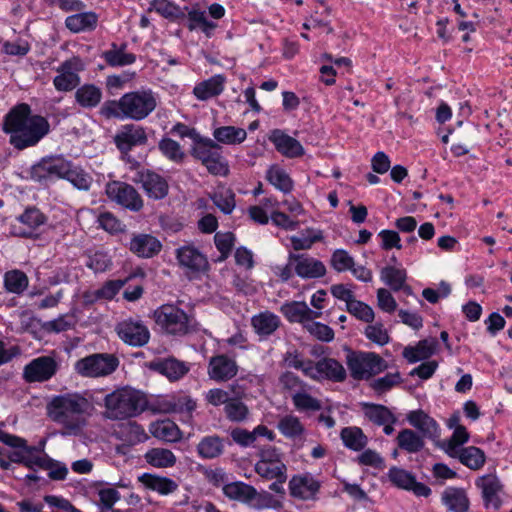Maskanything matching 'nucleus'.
Segmentation results:
<instances>
[{
    "instance_id": "nucleus-1",
    "label": "nucleus",
    "mask_w": 512,
    "mask_h": 512,
    "mask_svg": "<svg viewBox=\"0 0 512 512\" xmlns=\"http://www.w3.org/2000/svg\"><path fill=\"white\" fill-rule=\"evenodd\" d=\"M2 131L9 136V144L22 151L36 146L47 136L50 124L44 116L33 114L28 104L19 103L4 116Z\"/></svg>"
},
{
    "instance_id": "nucleus-2",
    "label": "nucleus",
    "mask_w": 512,
    "mask_h": 512,
    "mask_svg": "<svg viewBox=\"0 0 512 512\" xmlns=\"http://www.w3.org/2000/svg\"><path fill=\"white\" fill-rule=\"evenodd\" d=\"M158 104L157 95L151 89L124 93L118 100L105 101L99 114L105 119L142 121L154 112Z\"/></svg>"
},
{
    "instance_id": "nucleus-3",
    "label": "nucleus",
    "mask_w": 512,
    "mask_h": 512,
    "mask_svg": "<svg viewBox=\"0 0 512 512\" xmlns=\"http://www.w3.org/2000/svg\"><path fill=\"white\" fill-rule=\"evenodd\" d=\"M92 403L82 394L73 392L54 396L47 404V415L69 432L79 431L85 424V415Z\"/></svg>"
},
{
    "instance_id": "nucleus-4",
    "label": "nucleus",
    "mask_w": 512,
    "mask_h": 512,
    "mask_svg": "<svg viewBox=\"0 0 512 512\" xmlns=\"http://www.w3.org/2000/svg\"><path fill=\"white\" fill-rule=\"evenodd\" d=\"M104 417L109 420H125L136 417L148 408L145 393L131 387H121L104 397Z\"/></svg>"
},
{
    "instance_id": "nucleus-5",
    "label": "nucleus",
    "mask_w": 512,
    "mask_h": 512,
    "mask_svg": "<svg viewBox=\"0 0 512 512\" xmlns=\"http://www.w3.org/2000/svg\"><path fill=\"white\" fill-rule=\"evenodd\" d=\"M154 320L161 332L183 337L199 331L194 314L185 312L175 304H163L154 311Z\"/></svg>"
},
{
    "instance_id": "nucleus-6",
    "label": "nucleus",
    "mask_w": 512,
    "mask_h": 512,
    "mask_svg": "<svg viewBox=\"0 0 512 512\" xmlns=\"http://www.w3.org/2000/svg\"><path fill=\"white\" fill-rule=\"evenodd\" d=\"M119 364V358L115 354L93 353L77 360L74 370L84 378H101L113 374Z\"/></svg>"
},
{
    "instance_id": "nucleus-7",
    "label": "nucleus",
    "mask_w": 512,
    "mask_h": 512,
    "mask_svg": "<svg viewBox=\"0 0 512 512\" xmlns=\"http://www.w3.org/2000/svg\"><path fill=\"white\" fill-rule=\"evenodd\" d=\"M346 364L355 380L369 379L387 369L385 360L374 352L349 350Z\"/></svg>"
},
{
    "instance_id": "nucleus-8",
    "label": "nucleus",
    "mask_w": 512,
    "mask_h": 512,
    "mask_svg": "<svg viewBox=\"0 0 512 512\" xmlns=\"http://www.w3.org/2000/svg\"><path fill=\"white\" fill-rule=\"evenodd\" d=\"M175 257L179 268L190 280L200 278L210 269L207 256L193 244L178 247L175 250Z\"/></svg>"
},
{
    "instance_id": "nucleus-9",
    "label": "nucleus",
    "mask_w": 512,
    "mask_h": 512,
    "mask_svg": "<svg viewBox=\"0 0 512 512\" xmlns=\"http://www.w3.org/2000/svg\"><path fill=\"white\" fill-rule=\"evenodd\" d=\"M86 69L84 60L79 56H73L63 61L56 67V76L53 78V86L58 92H71L81 83L80 73Z\"/></svg>"
},
{
    "instance_id": "nucleus-10",
    "label": "nucleus",
    "mask_w": 512,
    "mask_h": 512,
    "mask_svg": "<svg viewBox=\"0 0 512 512\" xmlns=\"http://www.w3.org/2000/svg\"><path fill=\"white\" fill-rule=\"evenodd\" d=\"M107 197L124 208L138 212L143 208V200L137 190L130 184L121 181L107 183Z\"/></svg>"
},
{
    "instance_id": "nucleus-11",
    "label": "nucleus",
    "mask_w": 512,
    "mask_h": 512,
    "mask_svg": "<svg viewBox=\"0 0 512 512\" xmlns=\"http://www.w3.org/2000/svg\"><path fill=\"white\" fill-rule=\"evenodd\" d=\"M115 332L125 344L132 347H143L150 340V331L140 319L128 318L118 322Z\"/></svg>"
},
{
    "instance_id": "nucleus-12",
    "label": "nucleus",
    "mask_w": 512,
    "mask_h": 512,
    "mask_svg": "<svg viewBox=\"0 0 512 512\" xmlns=\"http://www.w3.org/2000/svg\"><path fill=\"white\" fill-rule=\"evenodd\" d=\"M16 222L12 226L13 234L23 238H36L40 227L47 222V216L37 207L28 206L16 217Z\"/></svg>"
},
{
    "instance_id": "nucleus-13",
    "label": "nucleus",
    "mask_w": 512,
    "mask_h": 512,
    "mask_svg": "<svg viewBox=\"0 0 512 512\" xmlns=\"http://www.w3.org/2000/svg\"><path fill=\"white\" fill-rule=\"evenodd\" d=\"M58 369L59 364L53 356H39L24 366L23 379L27 383L46 382L56 375Z\"/></svg>"
},
{
    "instance_id": "nucleus-14",
    "label": "nucleus",
    "mask_w": 512,
    "mask_h": 512,
    "mask_svg": "<svg viewBox=\"0 0 512 512\" xmlns=\"http://www.w3.org/2000/svg\"><path fill=\"white\" fill-rule=\"evenodd\" d=\"M388 480L399 489L412 492L417 497H429L432 490L429 486L416 480L415 475L403 468L391 467L387 472Z\"/></svg>"
},
{
    "instance_id": "nucleus-15",
    "label": "nucleus",
    "mask_w": 512,
    "mask_h": 512,
    "mask_svg": "<svg viewBox=\"0 0 512 512\" xmlns=\"http://www.w3.org/2000/svg\"><path fill=\"white\" fill-rule=\"evenodd\" d=\"M239 366L235 358L227 354L212 356L207 365V375L217 383L228 382L238 374Z\"/></svg>"
},
{
    "instance_id": "nucleus-16",
    "label": "nucleus",
    "mask_w": 512,
    "mask_h": 512,
    "mask_svg": "<svg viewBox=\"0 0 512 512\" xmlns=\"http://www.w3.org/2000/svg\"><path fill=\"white\" fill-rule=\"evenodd\" d=\"M306 377L313 380L327 379L334 382H342L346 379V370L343 365L333 358H322L312 363V367L306 370Z\"/></svg>"
},
{
    "instance_id": "nucleus-17",
    "label": "nucleus",
    "mask_w": 512,
    "mask_h": 512,
    "mask_svg": "<svg viewBox=\"0 0 512 512\" xmlns=\"http://www.w3.org/2000/svg\"><path fill=\"white\" fill-rule=\"evenodd\" d=\"M135 181L141 184L145 194L151 199L161 200L168 195L167 180L154 171L148 169L139 171Z\"/></svg>"
},
{
    "instance_id": "nucleus-18",
    "label": "nucleus",
    "mask_w": 512,
    "mask_h": 512,
    "mask_svg": "<svg viewBox=\"0 0 512 512\" xmlns=\"http://www.w3.org/2000/svg\"><path fill=\"white\" fill-rule=\"evenodd\" d=\"M290 263L295 274L303 279H317L326 274L324 263L307 254L290 253Z\"/></svg>"
},
{
    "instance_id": "nucleus-19",
    "label": "nucleus",
    "mask_w": 512,
    "mask_h": 512,
    "mask_svg": "<svg viewBox=\"0 0 512 512\" xmlns=\"http://www.w3.org/2000/svg\"><path fill=\"white\" fill-rule=\"evenodd\" d=\"M148 141L146 129L135 124L123 125L115 135L114 142L121 152H129L133 147L145 145Z\"/></svg>"
},
{
    "instance_id": "nucleus-20",
    "label": "nucleus",
    "mask_w": 512,
    "mask_h": 512,
    "mask_svg": "<svg viewBox=\"0 0 512 512\" xmlns=\"http://www.w3.org/2000/svg\"><path fill=\"white\" fill-rule=\"evenodd\" d=\"M321 483L311 474L295 475L289 481L291 496L301 500H315Z\"/></svg>"
},
{
    "instance_id": "nucleus-21",
    "label": "nucleus",
    "mask_w": 512,
    "mask_h": 512,
    "mask_svg": "<svg viewBox=\"0 0 512 512\" xmlns=\"http://www.w3.org/2000/svg\"><path fill=\"white\" fill-rule=\"evenodd\" d=\"M476 486L481 490L484 505L499 509L502 505L500 493L502 492L503 485L499 478L494 474H487L479 477Z\"/></svg>"
},
{
    "instance_id": "nucleus-22",
    "label": "nucleus",
    "mask_w": 512,
    "mask_h": 512,
    "mask_svg": "<svg viewBox=\"0 0 512 512\" xmlns=\"http://www.w3.org/2000/svg\"><path fill=\"white\" fill-rule=\"evenodd\" d=\"M270 142L276 150L286 158H298L305 154L302 144L280 129H274L269 135Z\"/></svg>"
},
{
    "instance_id": "nucleus-23",
    "label": "nucleus",
    "mask_w": 512,
    "mask_h": 512,
    "mask_svg": "<svg viewBox=\"0 0 512 512\" xmlns=\"http://www.w3.org/2000/svg\"><path fill=\"white\" fill-rule=\"evenodd\" d=\"M129 250L140 258H153L162 250V243L150 234H135L130 240Z\"/></svg>"
},
{
    "instance_id": "nucleus-24",
    "label": "nucleus",
    "mask_w": 512,
    "mask_h": 512,
    "mask_svg": "<svg viewBox=\"0 0 512 512\" xmlns=\"http://www.w3.org/2000/svg\"><path fill=\"white\" fill-rule=\"evenodd\" d=\"M280 310L289 322L301 323L303 327L308 320H314L322 315L320 311H314L305 302L299 301L284 303Z\"/></svg>"
},
{
    "instance_id": "nucleus-25",
    "label": "nucleus",
    "mask_w": 512,
    "mask_h": 512,
    "mask_svg": "<svg viewBox=\"0 0 512 512\" xmlns=\"http://www.w3.org/2000/svg\"><path fill=\"white\" fill-rule=\"evenodd\" d=\"M75 102L83 109H93L100 105L103 99L102 89L93 84L79 85L74 94Z\"/></svg>"
},
{
    "instance_id": "nucleus-26",
    "label": "nucleus",
    "mask_w": 512,
    "mask_h": 512,
    "mask_svg": "<svg viewBox=\"0 0 512 512\" xmlns=\"http://www.w3.org/2000/svg\"><path fill=\"white\" fill-rule=\"evenodd\" d=\"M406 419L423 437L433 438L438 435L437 422L421 409L410 411Z\"/></svg>"
},
{
    "instance_id": "nucleus-27",
    "label": "nucleus",
    "mask_w": 512,
    "mask_h": 512,
    "mask_svg": "<svg viewBox=\"0 0 512 512\" xmlns=\"http://www.w3.org/2000/svg\"><path fill=\"white\" fill-rule=\"evenodd\" d=\"M226 78L216 74L197 83L193 88V95L200 101H206L220 95L224 90Z\"/></svg>"
},
{
    "instance_id": "nucleus-28",
    "label": "nucleus",
    "mask_w": 512,
    "mask_h": 512,
    "mask_svg": "<svg viewBox=\"0 0 512 512\" xmlns=\"http://www.w3.org/2000/svg\"><path fill=\"white\" fill-rule=\"evenodd\" d=\"M280 324L279 316L268 310L260 312L251 318V325L261 339L272 335L279 328Z\"/></svg>"
},
{
    "instance_id": "nucleus-29",
    "label": "nucleus",
    "mask_w": 512,
    "mask_h": 512,
    "mask_svg": "<svg viewBox=\"0 0 512 512\" xmlns=\"http://www.w3.org/2000/svg\"><path fill=\"white\" fill-rule=\"evenodd\" d=\"M223 494L231 500L251 504L258 498L257 490L242 481L227 483L223 486Z\"/></svg>"
},
{
    "instance_id": "nucleus-30",
    "label": "nucleus",
    "mask_w": 512,
    "mask_h": 512,
    "mask_svg": "<svg viewBox=\"0 0 512 512\" xmlns=\"http://www.w3.org/2000/svg\"><path fill=\"white\" fill-rule=\"evenodd\" d=\"M225 443L218 435L205 436L197 444L196 451L202 459H215L224 453Z\"/></svg>"
},
{
    "instance_id": "nucleus-31",
    "label": "nucleus",
    "mask_w": 512,
    "mask_h": 512,
    "mask_svg": "<svg viewBox=\"0 0 512 512\" xmlns=\"http://www.w3.org/2000/svg\"><path fill=\"white\" fill-rule=\"evenodd\" d=\"M139 481L147 488L161 495H169L178 489V484L171 478L144 473Z\"/></svg>"
},
{
    "instance_id": "nucleus-32",
    "label": "nucleus",
    "mask_w": 512,
    "mask_h": 512,
    "mask_svg": "<svg viewBox=\"0 0 512 512\" xmlns=\"http://www.w3.org/2000/svg\"><path fill=\"white\" fill-rule=\"evenodd\" d=\"M149 431L155 438L165 442L175 443L182 438L180 429L170 420H161L151 423Z\"/></svg>"
},
{
    "instance_id": "nucleus-33",
    "label": "nucleus",
    "mask_w": 512,
    "mask_h": 512,
    "mask_svg": "<svg viewBox=\"0 0 512 512\" xmlns=\"http://www.w3.org/2000/svg\"><path fill=\"white\" fill-rule=\"evenodd\" d=\"M126 48V43H123L120 46L116 43H112L111 49L102 53V58L111 67L131 65L136 61V55L133 53H127Z\"/></svg>"
},
{
    "instance_id": "nucleus-34",
    "label": "nucleus",
    "mask_w": 512,
    "mask_h": 512,
    "mask_svg": "<svg viewBox=\"0 0 512 512\" xmlns=\"http://www.w3.org/2000/svg\"><path fill=\"white\" fill-rule=\"evenodd\" d=\"M424 438L425 437L416 431L405 428L398 433L396 443L401 450L410 454H415L424 448Z\"/></svg>"
},
{
    "instance_id": "nucleus-35",
    "label": "nucleus",
    "mask_w": 512,
    "mask_h": 512,
    "mask_svg": "<svg viewBox=\"0 0 512 512\" xmlns=\"http://www.w3.org/2000/svg\"><path fill=\"white\" fill-rule=\"evenodd\" d=\"M187 20V28L190 31L200 30L207 38H211L218 27L217 23L207 19L205 11L199 9L188 11Z\"/></svg>"
},
{
    "instance_id": "nucleus-36",
    "label": "nucleus",
    "mask_w": 512,
    "mask_h": 512,
    "mask_svg": "<svg viewBox=\"0 0 512 512\" xmlns=\"http://www.w3.org/2000/svg\"><path fill=\"white\" fill-rule=\"evenodd\" d=\"M362 409L365 417L377 426L397 421L395 415L384 405L363 403Z\"/></svg>"
},
{
    "instance_id": "nucleus-37",
    "label": "nucleus",
    "mask_w": 512,
    "mask_h": 512,
    "mask_svg": "<svg viewBox=\"0 0 512 512\" xmlns=\"http://www.w3.org/2000/svg\"><path fill=\"white\" fill-rule=\"evenodd\" d=\"M442 501L453 512H466L469 508V500L465 491L461 488L449 487L442 493Z\"/></svg>"
},
{
    "instance_id": "nucleus-38",
    "label": "nucleus",
    "mask_w": 512,
    "mask_h": 512,
    "mask_svg": "<svg viewBox=\"0 0 512 512\" xmlns=\"http://www.w3.org/2000/svg\"><path fill=\"white\" fill-rule=\"evenodd\" d=\"M98 17L94 12H83L70 15L65 20L66 27L73 33L93 30Z\"/></svg>"
},
{
    "instance_id": "nucleus-39",
    "label": "nucleus",
    "mask_w": 512,
    "mask_h": 512,
    "mask_svg": "<svg viewBox=\"0 0 512 512\" xmlns=\"http://www.w3.org/2000/svg\"><path fill=\"white\" fill-rule=\"evenodd\" d=\"M267 181L279 191L288 194L294 188V181L289 174L278 165H271L266 171Z\"/></svg>"
},
{
    "instance_id": "nucleus-40",
    "label": "nucleus",
    "mask_w": 512,
    "mask_h": 512,
    "mask_svg": "<svg viewBox=\"0 0 512 512\" xmlns=\"http://www.w3.org/2000/svg\"><path fill=\"white\" fill-rule=\"evenodd\" d=\"M145 461L155 468H171L176 464L175 454L166 448H151L144 454Z\"/></svg>"
},
{
    "instance_id": "nucleus-41",
    "label": "nucleus",
    "mask_w": 512,
    "mask_h": 512,
    "mask_svg": "<svg viewBox=\"0 0 512 512\" xmlns=\"http://www.w3.org/2000/svg\"><path fill=\"white\" fill-rule=\"evenodd\" d=\"M340 438L344 446L353 451L363 450L368 443V437L356 426L344 427L340 432Z\"/></svg>"
},
{
    "instance_id": "nucleus-42",
    "label": "nucleus",
    "mask_w": 512,
    "mask_h": 512,
    "mask_svg": "<svg viewBox=\"0 0 512 512\" xmlns=\"http://www.w3.org/2000/svg\"><path fill=\"white\" fill-rule=\"evenodd\" d=\"M214 141L226 145H236L245 141L247 132L235 126H221L213 132Z\"/></svg>"
},
{
    "instance_id": "nucleus-43",
    "label": "nucleus",
    "mask_w": 512,
    "mask_h": 512,
    "mask_svg": "<svg viewBox=\"0 0 512 512\" xmlns=\"http://www.w3.org/2000/svg\"><path fill=\"white\" fill-rule=\"evenodd\" d=\"M455 458L472 470H479L484 466L486 461L484 451L475 446H468L460 449Z\"/></svg>"
},
{
    "instance_id": "nucleus-44",
    "label": "nucleus",
    "mask_w": 512,
    "mask_h": 512,
    "mask_svg": "<svg viewBox=\"0 0 512 512\" xmlns=\"http://www.w3.org/2000/svg\"><path fill=\"white\" fill-rule=\"evenodd\" d=\"M221 147L214 140L200 136L192 145L190 153L192 157L201 162L205 163L212 155H214Z\"/></svg>"
},
{
    "instance_id": "nucleus-45",
    "label": "nucleus",
    "mask_w": 512,
    "mask_h": 512,
    "mask_svg": "<svg viewBox=\"0 0 512 512\" xmlns=\"http://www.w3.org/2000/svg\"><path fill=\"white\" fill-rule=\"evenodd\" d=\"M210 199L225 215H230L236 207L235 193L230 188L219 187L210 194Z\"/></svg>"
},
{
    "instance_id": "nucleus-46",
    "label": "nucleus",
    "mask_w": 512,
    "mask_h": 512,
    "mask_svg": "<svg viewBox=\"0 0 512 512\" xmlns=\"http://www.w3.org/2000/svg\"><path fill=\"white\" fill-rule=\"evenodd\" d=\"M0 441L11 448L23 449L26 455H37V453L43 451L45 445L44 441L39 446L28 445L26 439L10 434L2 429H0Z\"/></svg>"
},
{
    "instance_id": "nucleus-47",
    "label": "nucleus",
    "mask_w": 512,
    "mask_h": 512,
    "mask_svg": "<svg viewBox=\"0 0 512 512\" xmlns=\"http://www.w3.org/2000/svg\"><path fill=\"white\" fill-rule=\"evenodd\" d=\"M277 428L280 433L288 439L299 438L305 432V427L301 423L300 419L292 414L283 416L279 420Z\"/></svg>"
},
{
    "instance_id": "nucleus-48",
    "label": "nucleus",
    "mask_w": 512,
    "mask_h": 512,
    "mask_svg": "<svg viewBox=\"0 0 512 512\" xmlns=\"http://www.w3.org/2000/svg\"><path fill=\"white\" fill-rule=\"evenodd\" d=\"M27 275L18 269L7 271L4 275V287L7 292L21 295L28 287Z\"/></svg>"
},
{
    "instance_id": "nucleus-49",
    "label": "nucleus",
    "mask_w": 512,
    "mask_h": 512,
    "mask_svg": "<svg viewBox=\"0 0 512 512\" xmlns=\"http://www.w3.org/2000/svg\"><path fill=\"white\" fill-rule=\"evenodd\" d=\"M161 154L175 164H182L186 154L181 145L172 138L163 137L158 143Z\"/></svg>"
},
{
    "instance_id": "nucleus-50",
    "label": "nucleus",
    "mask_w": 512,
    "mask_h": 512,
    "mask_svg": "<svg viewBox=\"0 0 512 512\" xmlns=\"http://www.w3.org/2000/svg\"><path fill=\"white\" fill-rule=\"evenodd\" d=\"M291 400L294 405V408L298 412H316L322 409V403L319 399L311 396L307 392V388L303 389L298 393H293L291 395Z\"/></svg>"
},
{
    "instance_id": "nucleus-51",
    "label": "nucleus",
    "mask_w": 512,
    "mask_h": 512,
    "mask_svg": "<svg viewBox=\"0 0 512 512\" xmlns=\"http://www.w3.org/2000/svg\"><path fill=\"white\" fill-rule=\"evenodd\" d=\"M380 277L393 291H399L404 288L407 275L405 269L386 266L381 270Z\"/></svg>"
},
{
    "instance_id": "nucleus-52",
    "label": "nucleus",
    "mask_w": 512,
    "mask_h": 512,
    "mask_svg": "<svg viewBox=\"0 0 512 512\" xmlns=\"http://www.w3.org/2000/svg\"><path fill=\"white\" fill-rule=\"evenodd\" d=\"M158 371L168 377L170 380H178L183 377L189 368L182 361L175 358H168L157 364Z\"/></svg>"
},
{
    "instance_id": "nucleus-53",
    "label": "nucleus",
    "mask_w": 512,
    "mask_h": 512,
    "mask_svg": "<svg viewBox=\"0 0 512 512\" xmlns=\"http://www.w3.org/2000/svg\"><path fill=\"white\" fill-rule=\"evenodd\" d=\"M226 418L231 422L240 423L249 416L248 406L239 398H231L224 406Z\"/></svg>"
},
{
    "instance_id": "nucleus-54",
    "label": "nucleus",
    "mask_w": 512,
    "mask_h": 512,
    "mask_svg": "<svg viewBox=\"0 0 512 512\" xmlns=\"http://www.w3.org/2000/svg\"><path fill=\"white\" fill-rule=\"evenodd\" d=\"M255 471L259 476L267 480H273L275 477L287 478L286 466L282 461H276V463L257 462L255 464Z\"/></svg>"
},
{
    "instance_id": "nucleus-55",
    "label": "nucleus",
    "mask_w": 512,
    "mask_h": 512,
    "mask_svg": "<svg viewBox=\"0 0 512 512\" xmlns=\"http://www.w3.org/2000/svg\"><path fill=\"white\" fill-rule=\"evenodd\" d=\"M65 179L69 181L76 189L82 191H88L93 182V179L89 173L74 164L71 165Z\"/></svg>"
},
{
    "instance_id": "nucleus-56",
    "label": "nucleus",
    "mask_w": 512,
    "mask_h": 512,
    "mask_svg": "<svg viewBox=\"0 0 512 512\" xmlns=\"http://www.w3.org/2000/svg\"><path fill=\"white\" fill-rule=\"evenodd\" d=\"M469 433L464 426L454 429L452 436L445 442L444 450L450 457H456L457 452L462 449L460 446L468 442Z\"/></svg>"
},
{
    "instance_id": "nucleus-57",
    "label": "nucleus",
    "mask_w": 512,
    "mask_h": 512,
    "mask_svg": "<svg viewBox=\"0 0 512 512\" xmlns=\"http://www.w3.org/2000/svg\"><path fill=\"white\" fill-rule=\"evenodd\" d=\"M150 10H154L164 18L170 20L184 17L182 9L169 0H153Z\"/></svg>"
},
{
    "instance_id": "nucleus-58",
    "label": "nucleus",
    "mask_w": 512,
    "mask_h": 512,
    "mask_svg": "<svg viewBox=\"0 0 512 512\" xmlns=\"http://www.w3.org/2000/svg\"><path fill=\"white\" fill-rule=\"evenodd\" d=\"M30 178L40 183L55 180L49 157L42 158L38 163L31 167Z\"/></svg>"
},
{
    "instance_id": "nucleus-59",
    "label": "nucleus",
    "mask_w": 512,
    "mask_h": 512,
    "mask_svg": "<svg viewBox=\"0 0 512 512\" xmlns=\"http://www.w3.org/2000/svg\"><path fill=\"white\" fill-rule=\"evenodd\" d=\"M346 310L355 318L365 323H372L374 321L375 314L373 309L360 300L354 299L348 303Z\"/></svg>"
},
{
    "instance_id": "nucleus-60",
    "label": "nucleus",
    "mask_w": 512,
    "mask_h": 512,
    "mask_svg": "<svg viewBox=\"0 0 512 512\" xmlns=\"http://www.w3.org/2000/svg\"><path fill=\"white\" fill-rule=\"evenodd\" d=\"M354 264V258L344 249H336L331 255L330 265L338 273L350 271Z\"/></svg>"
},
{
    "instance_id": "nucleus-61",
    "label": "nucleus",
    "mask_w": 512,
    "mask_h": 512,
    "mask_svg": "<svg viewBox=\"0 0 512 512\" xmlns=\"http://www.w3.org/2000/svg\"><path fill=\"white\" fill-rule=\"evenodd\" d=\"M304 329H306L310 335L322 342H331L335 336V333L330 326L313 320H308Z\"/></svg>"
},
{
    "instance_id": "nucleus-62",
    "label": "nucleus",
    "mask_w": 512,
    "mask_h": 512,
    "mask_svg": "<svg viewBox=\"0 0 512 512\" xmlns=\"http://www.w3.org/2000/svg\"><path fill=\"white\" fill-rule=\"evenodd\" d=\"M364 335L368 340L379 346H384L390 342L388 331L380 322L369 324L364 330Z\"/></svg>"
},
{
    "instance_id": "nucleus-63",
    "label": "nucleus",
    "mask_w": 512,
    "mask_h": 512,
    "mask_svg": "<svg viewBox=\"0 0 512 512\" xmlns=\"http://www.w3.org/2000/svg\"><path fill=\"white\" fill-rule=\"evenodd\" d=\"M206 167L208 172L215 176H226L229 172L227 161L222 156L220 150L202 164Z\"/></svg>"
},
{
    "instance_id": "nucleus-64",
    "label": "nucleus",
    "mask_w": 512,
    "mask_h": 512,
    "mask_svg": "<svg viewBox=\"0 0 512 512\" xmlns=\"http://www.w3.org/2000/svg\"><path fill=\"white\" fill-rule=\"evenodd\" d=\"M279 383L284 390H287L292 394L298 393L308 387V385L299 376L291 371L283 372L279 376Z\"/></svg>"
}]
</instances>
